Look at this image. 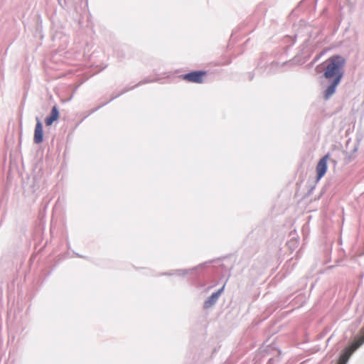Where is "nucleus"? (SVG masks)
<instances>
[{
  "mask_svg": "<svg viewBox=\"0 0 364 364\" xmlns=\"http://www.w3.org/2000/svg\"><path fill=\"white\" fill-rule=\"evenodd\" d=\"M309 41V39L306 40V41H304V44H307Z\"/></svg>",
  "mask_w": 364,
  "mask_h": 364,
  "instance_id": "obj_10",
  "label": "nucleus"
},
{
  "mask_svg": "<svg viewBox=\"0 0 364 364\" xmlns=\"http://www.w3.org/2000/svg\"><path fill=\"white\" fill-rule=\"evenodd\" d=\"M364 343V330L361 331L360 336L348 346L340 356L338 364H346L349 357L360 346Z\"/></svg>",
  "mask_w": 364,
  "mask_h": 364,
  "instance_id": "obj_3",
  "label": "nucleus"
},
{
  "mask_svg": "<svg viewBox=\"0 0 364 364\" xmlns=\"http://www.w3.org/2000/svg\"><path fill=\"white\" fill-rule=\"evenodd\" d=\"M329 154L323 156L318 162L316 166V181H320L326 173L328 169V159Z\"/></svg>",
  "mask_w": 364,
  "mask_h": 364,
  "instance_id": "obj_5",
  "label": "nucleus"
},
{
  "mask_svg": "<svg viewBox=\"0 0 364 364\" xmlns=\"http://www.w3.org/2000/svg\"><path fill=\"white\" fill-rule=\"evenodd\" d=\"M314 188V186H312L311 188L310 192L312 191Z\"/></svg>",
  "mask_w": 364,
  "mask_h": 364,
  "instance_id": "obj_12",
  "label": "nucleus"
},
{
  "mask_svg": "<svg viewBox=\"0 0 364 364\" xmlns=\"http://www.w3.org/2000/svg\"><path fill=\"white\" fill-rule=\"evenodd\" d=\"M206 73L207 72L205 70H194L184 74L183 78L188 82L202 83L203 82V77Z\"/></svg>",
  "mask_w": 364,
  "mask_h": 364,
  "instance_id": "obj_4",
  "label": "nucleus"
},
{
  "mask_svg": "<svg viewBox=\"0 0 364 364\" xmlns=\"http://www.w3.org/2000/svg\"><path fill=\"white\" fill-rule=\"evenodd\" d=\"M59 118V112L56 106H53L50 116L47 117L45 119L46 126H50L52 124Z\"/></svg>",
  "mask_w": 364,
  "mask_h": 364,
  "instance_id": "obj_7",
  "label": "nucleus"
},
{
  "mask_svg": "<svg viewBox=\"0 0 364 364\" xmlns=\"http://www.w3.org/2000/svg\"><path fill=\"white\" fill-rule=\"evenodd\" d=\"M346 62L345 58L338 54L333 55L326 60V65L321 76L326 80V86L322 92L325 100H329L335 94L341 82L345 73Z\"/></svg>",
  "mask_w": 364,
  "mask_h": 364,
  "instance_id": "obj_1",
  "label": "nucleus"
},
{
  "mask_svg": "<svg viewBox=\"0 0 364 364\" xmlns=\"http://www.w3.org/2000/svg\"><path fill=\"white\" fill-rule=\"evenodd\" d=\"M233 268L232 261L230 258L218 259L216 260L206 262L193 268L188 269H180L176 273H190V271H210L215 273H230Z\"/></svg>",
  "mask_w": 364,
  "mask_h": 364,
  "instance_id": "obj_2",
  "label": "nucleus"
},
{
  "mask_svg": "<svg viewBox=\"0 0 364 364\" xmlns=\"http://www.w3.org/2000/svg\"><path fill=\"white\" fill-rule=\"evenodd\" d=\"M250 79L252 80L253 79V75H251L250 77Z\"/></svg>",
  "mask_w": 364,
  "mask_h": 364,
  "instance_id": "obj_11",
  "label": "nucleus"
},
{
  "mask_svg": "<svg viewBox=\"0 0 364 364\" xmlns=\"http://www.w3.org/2000/svg\"><path fill=\"white\" fill-rule=\"evenodd\" d=\"M358 146H359V144L358 143H356V144H354V146H353L352 151L348 154V158L349 161H351L352 159H354L353 154L355 152H357V151L358 149Z\"/></svg>",
  "mask_w": 364,
  "mask_h": 364,
  "instance_id": "obj_9",
  "label": "nucleus"
},
{
  "mask_svg": "<svg viewBox=\"0 0 364 364\" xmlns=\"http://www.w3.org/2000/svg\"><path fill=\"white\" fill-rule=\"evenodd\" d=\"M43 140V126L41 121L37 118V122L35 127L33 141L36 144H40Z\"/></svg>",
  "mask_w": 364,
  "mask_h": 364,
  "instance_id": "obj_6",
  "label": "nucleus"
},
{
  "mask_svg": "<svg viewBox=\"0 0 364 364\" xmlns=\"http://www.w3.org/2000/svg\"><path fill=\"white\" fill-rule=\"evenodd\" d=\"M223 289H224V286L220 289H219L218 291L213 293L208 298V299L207 301H205V302L204 304V307L208 309V308L210 307L211 306H213L216 302L218 299L219 298L220 294L223 291Z\"/></svg>",
  "mask_w": 364,
  "mask_h": 364,
  "instance_id": "obj_8",
  "label": "nucleus"
}]
</instances>
